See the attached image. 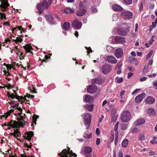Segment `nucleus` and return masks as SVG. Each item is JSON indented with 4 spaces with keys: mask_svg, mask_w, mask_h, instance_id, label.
<instances>
[{
    "mask_svg": "<svg viewBox=\"0 0 157 157\" xmlns=\"http://www.w3.org/2000/svg\"><path fill=\"white\" fill-rule=\"evenodd\" d=\"M131 119V114L129 111L125 110L122 112L121 116V119L122 122H128Z\"/></svg>",
    "mask_w": 157,
    "mask_h": 157,
    "instance_id": "1",
    "label": "nucleus"
},
{
    "mask_svg": "<svg viewBox=\"0 0 157 157\" xmlns=\"http://www.w3.org/2000/svg\"><path fill=\"white\" fill-rule=\"evenodd\" d=\"M68 154L72 155L74 157L77 156V155L75 153H73L72 151H70L69 149L68 150L64 149L62 151L61 153H59L58 155H60L61 157H68Z\"/></svg>",
    "mask_w": 157,
    "mask_h": 157,
    "instance_id": "2",
    "label": "nucleus"
},
{
    "mask_svg": "<svg viewBox=\"0 0 157 157\" xmlns=\"http://www.w3.org/2000/svg\"><path fill=\"white\" fill-rule=\"evenodd\" d=\"M91 115L89 113L84 114V120L86 124V128L88 129L90 126L91 121Z\"/></svg>",
    "mask_w": 157,
    "mask_h": 157,
    "instance_id": "3",
    "label": "nucleus"
},
{
    "mask_svg": "<svg viewBox=\"0 0 157 157\" xmlns=\"http://www.w3.org/2000/svg\"><path fill=\"white\" fill-rule=\"evenodd\" d=\"M132 12L129 11H124L121 13V16L125 19H130L132 16Z\"/></svg>",
    "mask_w": 157,
    "mask_h": 157,
    "instance_id": "4",
    "label": "nucleus"
},
{
    "mask_svg": "<svg viewBox=\"0 0 157 157\" xmlns=\"http://www.w3.org/2000/svg\"><path fill=\"white\" fill-rule=\"evenodd\" d=\"M37 7L40 12H43L44 9L47 8L48 7L47 1L44 0L42 3L38 5Z\"/></svg>",
    "mask_w": 157,
    "mask_h": 157,
    "instance_id": "5",
    "label": "nucleus"
},
{
    "mask_svg": "<svg viewBox=\"0 0 157 157\" xmlns=\"http://www.w3.org/2000/svg\"><path fill=\"white\" fill-rule=\"evenodd\" d=\"M92 151V148L89 146L85 147L83 149V151H82L86 157H90L91 156L90 153Z\"/></svg>",
    "mask_w": 157,
    "mask_h": 157,
    "instance_id": "6",
    "label": "nucleus"
},
{
    "mask_svg": "<svg viewBox=\"0 0 157 157\" xmlns=\"http://www.w3.org/2000/svg\"><path fill=\"white\" fill-rule=\"evenodd\" d=\"M101 70L103 73L104 74H107L112 70L111 67L109 64L104 65L102 67Z\"/></svg>",
    "mask_w": 157,
    "mask_h": 157,
    "instance_id": "7",
    "label": "nucleus"
},
{
    "mask_svg": "<svg viewBox=\"0 0 157 157\" xmlns=\"http://www.w3.org/2000/svg\"><path fill=\"white\" fill-rule=\"evenodd\" d=\"M72 25L74 29H80L81 27L82 23L77 19H75L72 22Z\"/></svg>",
    "mask_w": 157,
    "mask_h": 157,
    "instance_id": "8",
    "label": "nucleus"
},
{
    "mask_svg": "<svg viewBox=\"0 0 157 157\" xmlns=\"http://www.w3.org/2000/svg\"><path fill=\"white\" fill-rule=\"evenodd\" d=\"M104 81L105 79L103 78L98 77L93 79L91 81V83L94 85L96 84L99 85L102 83Z\"/></svg>",
    "mask_w": 157,
    "mask_h": 157,
    "instance_id": "9",
    "label": "nucleus"
},
{
    "mask_svg": "<svg viewBox=\"0 0 157 157\" xmlns=\"http://www.w3.org/2000/svg\"><path fill=\"white\" fill-rule=\"evenodd\" d=\"M92 84L89 86L87 89V91L88 93L90 94L94 93L97 90L98 88L97 86Z\"/></svg>",
    "mask_w": 157,
    "mask_h": 157,
    "instance_id": "10",
    "label": "nucleus"
},
{
    "mask_svg": "<svg viewBox=\"0 0 157 157\" xmlns=\"http://www.w3.org/2000/svg\"><path fill=\"white\" fill-rule=\"evenodd\" d=\"M145 96V94L144 93H142L136 97L135 101L137 103H139L142 101Z\"/></svg>",
    "mask_w": 157,
    "mask_h": 157,
    "instance_id": "11",
    "label": "nucleus"
},
{
    "mask_svg": "<svg viewBox=\"0 0 157 157\" xmlns=\"http://www.w3.org/2000/svg\"><path fill=\"white\" fill-rule=\"evenodd\" d=\"M14 125H13L12 124H9V125L10 127H12L13 128H15L17 126H20L22 127H23L25 125L24 124V123H23V121H14L13 122Z\"/></svg>",
    "mask_w": 157,
    "mask_h": 157,
    "instance_id": "12",
    "label": "nucleus"
},
{
    "mask_svg": "<svg viewBox=\"0 0 157 157\" xmlns=\"http://www.w3.org/2000/svg\"><path fill=\"white\" fill-rule=\"evenodd\" d=\"M115 56L117 58L122 57L123 54V52L121 48H118L116 49L115 51Z\"/></svg>",
    "mask_w": 157,
    "mask_h": 157,
    "instance_id": "13",
    "label": "nucleus"
},
{
    "mask_svg": "<svg viewBox=\"0 0 157 157\" xmlns=\"http://www.w3.org/2000/svg\"><path fill=\"white\" fill-rule=\"evenodd\" d=\"M1 3V4L0 5V6L1 9H3L2 10V11H4L6 7L9 6L7 0H2Z\"/></svg>",
    "mask_w": 157,
    "mask_h": 157,
    "instance_id": "14",
    "label": "nucleus"
},
{
    "mask_svg": "<svg viewBox=\"0 0 157 157\" xmlns=\"http://www.w3.org/2000/svg\"><path fill=\"white\" fill-rule=\"evenodd\" d=\"M145 120L144 118H142L137 119L134 122V125L136 126L144 124L145 123Z\"/></svg>",
    "mask_w": 157,
    "mask_h": 157,
    "instance_id": "15",
    "label": "nucleus"
},
{
    "mask_svg": "<svg viewBox=\"0 0 157 157\" xmlns=\"http://www.w3.org/2000/svg\"><path fill=\"white\" fill-rule=\"evenodd\" d=\"M108 62L111 63H116L117 61L115 58L112 56H108L107 57Z\"/></svg>",
    "mask_w": 157,
    "mask_h": 157,
    "instance_id": "16",
    "label": "nucleus"
},
{
    "mask_svg": "<svg viewBox=\"0 0 157 157\" xmlns=\"http://www.w3.org/2000/svg\"><path fill=\"white\" fill-rule=\"evenodd\" d=\"M115 41L117 43L123 44L125 41L124 37L121 36H116L114 38Z\"/></svg>",
    "mask_w": 157,
    "mask_h": 157,
    "instance_id": "17",
    "label": "nucleus"
},
{
    "mask_svg": "<svg viewBox=\"0 0 157 157\" xmlns=\"http://www.w3.org/2000/svg\"><path fill=\"white\" fill-rule=\"evenodd\" d=\"M155 101V99L151 96H148L146 99L145 102L148 104H153Z\"/></svg>",
    "mask_w": 157,
    "mask_h": 157,
    "instance_id": "18",
    "label": "nucleus"
},
{
    "mask_svg": "<svg viewBox=\"0 0 157 157\" xmlns=\"http://www.w3.org/2000/svg\"><path fill=\"white\" fill-rule=\"evenodd\" d=\"M8 96L9 97H10L12 99H14L16 98V99H17L19 101V100L20 99H24L22 96H19L17 94H16V95H15L13 94H10L8 93Z\"/></svg>",
    "mask_w": 157,
    "mask_h": 157,
    "instance_id": "19",
    "label": "nucleus"
},
{
    "mask_svg": "<svg viewBox=\"0 0 157 157\" xmlns=\"http://www.w3.org/2000/svg\"><path fill=\"white\" fill-rule=\"evenodd\" d=\"M112 8L115 11H121L123 9L120 5L118 4H113L112 6Z\"/></svg>",
    "mask_w": 157,
    "mask_h": 157,
    "instance_id": "20",
    "label": "nucleus"
},
{
    "mask_svg": "<svg viewBox=\"0 0 157 157\" xmlns=\"http://www.w3.org/2000/svg\"><path fill=\"white\" fill-rule=\"evenodd\" d=\"M86 12V9H80L77 11L76 15L78 16H82L85 14Z\"/></svg>",
    "mask_w": 157,
    "mask_h": 157,
    "instance_id": "21",
    "label": "nucleus"
},
{
    "mask_svg": "<svg viewBox=\"0 0 157 157\" xmlns=\"http://www.w3.org/2000/svg\"><path fill=\"white\" fill-rule=\"evenodd\" d=\"M24 48L26 52H29L30 53L33 54V52L31 51V50L33 49V48L30 44H26L25 46H24Z\"/></svg>",
    "mask_w": 157,
    "mask_h": 157,
    "instance_id": "22",
    "label": "nucleus"
},
{
    "mask_svg": "<svg viewBox=\"0 0 157 157\" xmlns=\"http://www.w3.org/2000/svg\"><path fill=\"white\" fill-rule=\"evenodd\" d=\"M27 136H24V138L29 141H30L31 139V138L33 136V133L32 132H28L27 133Z\"/></svg>",
    "mask_w": 157,
    "mask_h": 157,
    "instance_id": "23",
    "label": "nucleus"
},
{
    "mask_svg": "<svg viewBox=\"0 0 157 157\" xmlns=\"http://www.w3.org/2000/svg\"><path fill=\"white\" fill-rule=\"evenodd\" d=\"M45 17L46 18L47 20L50 24L53 23V18L51 14H46L45 15Z\"/></svg>",
    "mask_w": 157,
    "mask_h": 157,
    "instance_id": "24",
    "label": "nucleus"
},
{
    "mask_svg": "<svg viewBox=\"0 0 157 157\" xmlns=\"http://www.w3.org/2000/svg\"><path fill=\"white\" fill-rule=\"evenodd\" d=\"M118 33L120 35L125 36L127 35V32L125 29H120L118 30Z\"/></svg>",
    "mask_w": 157,
    "mask_h": 157,
    "instance_id": "25",
    "label": "nucleus"
},
{
    "mask_svg": "<svg viewBox=\"0 0 157 157\" xmlns=\"http://www.w3.org/2000/svg\"><path fill=\"white\" fill-rule=\"evenodd\" d=\"M85 100L88 102H92L93 101L94 98L90 95H86L85 97Z\"/></svg>",
    "mask_w": 157,
    "mask_h": 157,
    "instance_id": "26",
    "label": "nucleus"
},
{
    "mask_svg": "<svg viewBox=\"0 0 157 157\" xmlns=\"http://www.w3.org/2000/svg\"><path fill=\"white\" fill-rule=\"evenodd\" d=\"M147 113L151 116L155 115V110L152 108L148 109L147 111Z\"/></svg>",
    "mask_w": 157,
    "mask_h": 157,
    "instance_id": "27",
    "label": "nucleus"
},
{
    "mask_svg": "<svg viewBox=\"0 0 157 157\" xmlns=\"http://www.w3.org/2000/svg\"><path fill=\"white\" fill-rule=\"evenodd\" d=\"M128 141V140L127 139L124 140L122 143V146L124 147H127Z\"/></svg>",
    "mask_w": 157,
    "mask_h": 157,
    "instance_id": "28",
    "label": "nucleus"
},
{
    "mask_svg": "<svg viewBox=\"0 0 157 157\" xmlns=\"http://www.w3.org/2000/svg\"><path fill=\"white\" fill-rule=\"evenodd\" d=\"M24 116H21L19 118L18 117H17V120L18 121H23V123H24V124H25V114H23Z\"/></svg>",
    "mask_w": 157,
    "mask_h": 157,
    "instance_id": "29",
    "label": "nucleus"
},
{
    "mask_svg": "<svg viewBox=\"0 0 157 157\" xmlns=\"http://www.w3.org/2000/svg\"><path fill=\"white\" fill-rule=\"evenodd\" d=\"M70 25L68 22H65L63 25V27L65 29H68L70 27Z\"/></svg>",
    "mask_w": 157,
    "mask_h": 157,
    "instance_id": "30",
    "label": "nucleus"
},
{
    "mask_svg": "<svg viewBox=\"0 0 157 157\" xmlns=\"http://www.w3.org/2000/svg\"><path fill=\"white\" fill-rule=\"evenodd\" d=\"M131 62L135 65H137L138 64V63L137 59L135 58H133L131 60Z\"/></svg>",
    "mask_w": 157,
    "mask_h": 157,
    "instance_id": "31",
    "label": "nucleus"
},
{
    "mask_svg": "<svg viewBox=\"0 0 157 157\" xmlns=\"http://www.w3.org/2000/svg\"><path fill=\"white\" fill-rule=\"evenodd\" d=\"M86 108L89 111H91L93 109V105H86Z\"/></svg>",
    "mask_w": 157,
    "mask_h": 157,
    "instance_id": "32",
    "label": "nucleus"
},
{
    "mask_svg": "<svg viewBox=\"0 0 157 157\" xmlns=\"http://www.w3.org/2000/svg\"><path fill=\"white\" fill-rule=\"evenodd\" d=\"M119 125V122L117 121V123L115 124L114 126V129L115 132V134L118 135V132L117 131L118 127Z\"/></svg>",
    "mask_w": 157,
    "mask_h": 157,
    "instance_id": "33",
    "label": "nucleus"
},
{
    "mask_svg": "<svg viewBox=\"0 0 157 157\" xmlns=\"http://www.w3.org/2000/svg\"><path fill=\"white\" fill-rule=\"evenodd\" d=\"M115 79L117 80V82L119 83H121L123 81V78L122 77L119 78L116 77L115 78Z\"/></svg>",
    "mask_w": 157,
    "mask_h": 157,
    "instance_id": "34",
    "label": "nucleus"
},
{
    "mask_svg": "<svg viewBox=\"0 0 157 157\" xmlns=\"http://www.w3.org/2000/svg\"><path fill=\"white\" fill-rule=\"evenodd\" d=\"M13 40L16 43L18 42H21L23 41V39L19 37H17L15 39H13Z\"/></svg>",
    "mask_w": 157,
    "mask_h": 157,
    "instance_id": "35",
    "label": "nucleus"
},
{
    "mask_svg": "<svg viewBox=\"0 0 157 157\" xmlns=\"http://www.w3.org/2000/svg\"><path fill=\"white\" fill-rule=\"evenodd\" d=\"M20 132L17 129L15 130L14 129V132L13 133H10V134H11L12 135H13L14 137L16 136V134H17V136H18V135L17 134Z\"/></svg>",
    "mask_w": 157,
    "mask_h": 157,
    "instance_id": "36",
    "label": "nucleus"
},
{
    "mask_svg": "<svg viewBox=\"0 0 157 157\" xmlns=\"http://www.w3.org/2000/svg\"><path fill=\"white\" fill-rule=\"evenodd\" d=\"M90 10L92 13H96L98 11L97 8L94 6H91V7Z\"/></svg>",
    "mask_w": 157,
    "mask_h": 157,
    "instance_id": "37",
    "label": "nucleus"
},
{
    "mask_svg": "<svg viewBox=\"0 0 157 157\" xmlns=\"http://www.w3.org/2000/svg\"><path fill=\"white\" fill-rule=\"evenodd\" d=\"M112 121H114L115 118V116L116 115V112L114 111H112L111 112Z\"/></svg>",
    "mask_w": 157,
    "mask_h": 157,
    "instance_id": "38",
    "label": "nucleus"
},
{
    "mask_svg": "<svg viewBox=\"0 0 157 157\" xmlns=\"http://www.w3.org/2000/svg\"><path fill=\"white\" fill-rule=\"evenodd\" d=\"M128 125L126 124H122L121 125V128L122 130H125L128 128Z\"/></svg>",
    "mask_w": 157,
    "mask_h": 157,
    "instance_id": "39",
    "label": "nucleus"
},
{
    "mask_svg": "<svg viewBox=\"0 0 157 157\" xmlns=\"http://www.w3.org/2000/svg\"><path fill=\"white\" fill-rule=\"evenodd\" d=\"M152 53H153V51L152 50L151 51L149 52V53L148 54L147 56L146 57V59H149L151 57Z\"/></svg>",
    "mask_w": 157,
    "mask_h": 157,
    "instance_id": "40",
    "label": "nucleus"
},
{
    "mask_svg": "<svg viewBox=\"0 0 157 157\" xmlns=\"http://www.w3.org/2000/svg\"><path fill=\"white\" fill-rule=\"evenodd\" d=\"M106 49H107V51L108 52H111L113 50V48L112 47H111V46H109V45L107 47Z\"/></svg>",
    "mask_w": 157,
    "mask_h": 157,
    "instance_id": "41",
    "label": "nucleus"
},
{
    "mask_svg": "<svg viewBox=\"0 0 157 157\" xmlns=\"http://www.w3.org/2000/svg\"><path fill=\"white\" fill-rule=\"evenodd\" d=\"M144 2L141 1L140 3V4L139 6V11H141L143 8V4Z\"/></svg>",
    "mask_w": 157,
    "mask_h": 157,
    "instance_id": "42",
    "label": "nucleus"
},
{
    "mask_svg": "<svg viewBox=\"0 0 157 157\" xmlns=\"http://www.w3.org/2000/svg\"><path fill=\"white\" fill-rule=\"evenodd\" d=\"M156 139V137L155 136H154L152 138V140L150 141V143L152 144L156 143L155 142V140Z\"/></svg>",
    "mask_w": 157,
    "mask_h": 157,
    "instance_id": "43",
    "label": "nucleus"
},
{
    "mask_svg": "<svg viewBox=\"0 0 157 157\" xmlns=\"http://www.w3.org/2000/svg\"><path fill=\"white\" fill-rule=\"evenodd\" d=\"M125 3L127 4L130 5L132 3V0H123Z\"/></svg>",
    "mask_w": 157,
    "mask_h": 157,
    "instance_id": "44",
    "label": "nucleus"
},
{
    "mask_svg": "<svg viewBox=\"0 0 157 157\" xmlns=\"http://www.w3.org/2000/svg\"><path fill=\"white\" fill-rule=\"evenodd\" d=\"M154 37V36H152L151 37V39L149 40L148 42L149 44L151 45L153 43V42L154 41V40L153 39Z\"/></svg>",
    "mask_w": 157,
    "mask_h": 157,
    "instance_id": "45",
    "label": "nucleus"
},
{
    "mask_svg": "<svg viewBox=\"0 0 157 157\" xmlns=\"http://www.w3.org/2000/svg\"><path fill=\"white\" fill-rule=\"evenodd\" d=\"M139 140H143L144 139V135L143 134H140L139 138Z\"/></svg>",
    "mask_w": 157,
    "mask_h": 157,
    "instance_id": "46",
    "label": "nucleus"
},
{
    "mask_svg": "<svg viewBox=\"0 0 157 157\" xmlns=\"http://www.w3.org/2000/svg\"><path fill=\"white\" fill-rule=\"evenodd\" d=\"M140 90V89H136L134 90V91L132 93V95H134L136 93H137L138 91Z\"/></svg>",
    "mask_w": 157,
    "mask_h": 157,
    "instance_id": "47",
    "label": "nucleus"
},
{
    "mask_svg": "<svg viewBox=\"0 0 157 157\" xmlns=\"http://www.w3.org/2000/svg\"><path fill=\"white\" fill-rule=\"evenodd\" d=\"M128 69L129 71H133L135 70V68L131 66H128Z\"/></svg>",
    "mask_w": 157,
    "mask_h": 157,
    "instance_id": "48",
    "label": "nucleus"
},
{
    "mask_svg": "<svg viewBox=\"0 0 157 157\" xmlns=\"http://www.w3.org/2000/svg\"><path fill=\"white\" fill-rule=\"evenodd\" d=\"M131 132L132 133H136V132H138V129L137 128H132L131 130Z\"/></svg>",
    "mask_w": 157,
    "mask_h": 157,
    "instance_id": "49",
    "label": "nucleus"
},
{
    "mask_svg": "<svg viewBox=\"0 0 157 157\" xmlns=\"http://www.w3.org/2000/svg\"><path fill=\"white\" fill-rule=\"evenodd\" d=\"M0 14L1 16V18L2 19V18L6 19V17L5 15L3 13H2L1 12H0Z\"/></svg>",
    "mask_w": 157,
    "mask_h": 157,
    "instance_id": "50",
    "label": "nucleus"
},
{
    "mask_svg": "<svg viewBox=\"0 0 157 157\" xmlns=\"http://www.w3.org/2000/svg\"><path fill=\"white\" fill-rule=\"evenodd\" d=\"M122 66V63H119L117 65V67L118 69H121L120 68Z\"/></svg>",
    "mask_w": 157,
    "mask_h": 157,
    "instance_id": "51",
    "label": "nucleus"
},
{
    "mask_svg": "<svg viewBox=\"0 0 157 157\" xmlns=\"http://www.w3.org/2000/svg\"><path fill=\"white\" fill-rule=\"evenodd\" d=\"M66 8L67 10H69V13H74V11L73 10L71 9L70 7H66Z\"/></svg>",
    "mask_w": 157,
    "mask_h": 157,
    "instance_id": "52",
    "label": "nucleus"
},
{
    "mask_svg": "<svg viewBox=\"0 0 157 157\" xmlns=\"http://www.w3.org/2000/svg\"><path fill=\"white\" fill-rule=\"evenodd\" d=\"M100 143V140L99 138H98L96 140V144L97 145H98Z\"/></svg>",
    "mask_w": 157,
    "mask_h": 157,
    "instance_id": "53",
    "label": "nucleus"
},
{
    "mask_svg": "<svg viewBox=\"0 0 157 157\" xmlns=\"http://www.w3.org/2000/svg\"><path fill=\"white\" fill-rule=\"evenodd\" d=\"M118 138L117 135L116 136L115 138V139L114 140V143L115 145H116L117 144L118 142Z\"/></svg>",
    "mask_w": 157,
    "mask_h": 157,
    "instance_id": "54",
    "label": "nucleus"
},
{
    "mask_svg": "<svg viewBox=\"0 0 157 157\" xmlns=\"http://www.w3.org/2000/svg\"><path fill=\"white\" fill-rule=\"evenodd\" d=\"M133 74L132 72H129L128 73V78H130L132 76H133Z\"/></svg>",
    "mask_w": 157,
    "mask_h": 157,
    "instance_id": "55",
    "label": "nucleus"
},
{
    "mask_svg": "<svg viewBox=\"0 0 157 157\" xmlns=\"http://www.w3.org/2000/svg\"><path fill=\"white\" fill-rule=\"evenodd\" d=\"M85 48L87 49V53H89L90 52H92V50L91 49V48L89 47V48H87V47H85Z\"/></svg>",
    "mask_w": 157,
    "mask_h": 157,
    "instance_id": "56",
    "label": "nucleus"
},
{
    "mask_svg": "<svg viewBox=\"0 0 157 157\" xmlns=\"http://www.w3.org/2000/svg\"><path fill=\"white\" fill-rule=\"evenodd\" d=\"M123 155L122 152L120 151L118 154V157H123Z\"/></svg>",
    "mask_w": 157,
    "mask_h": 157,
    "instance_id": "57",
    "label": "nucleus"
},
{
    "mask_svg": "<svg viewBox=\"0 0 157 157\" xmlns=\"http://www.w3.org/2000/svg\"><path fill=\"white\" fill-rule=\"evenodd\" d=\"M147 77H143L142 78H141L140 79V82H142L144 81H145L146 80Z\"/></svg>",
    "mask_w": 157,
    "mask_h": 157,
    "instance_id": "58",
    "label": "nucleus"
},
{
    "mask_svg": "<svg viewBox=\"0 0 157 157\" xmlns=\"http://www.w3.org/2000/svg\"><path fill=\"white\" fill-rule=\"evenodd\" d=\"M100 132V131L98 128H97L96 130V133L97 135H98Z\"/></svg>",
    "mask_w": 157,
    "mask_h": 157,
    "instance_id": "59",
    "label": "nucleus"
},
{
    "mask_svg": "<svg viewBox=\"0 0 157 157\" xmlns=\"http://www.w3.org/2000/svg\"><path fill=\"white\" fill-rule=\"evenodd\" d=\"M24 145L25 147H26L28 148H31V145H28L27 143H25Z\"/></svg>",
    "mask_w": 157,
    "mask_h": 157,
    "instance_id": "60",
    "label": "nucleus"
},
{
    "mask_svg": "<svg viewBox=\"0 0 157 157\" xmlns=\"http://www.w3.org/2000/svg\"><path fill=\"white\" fill-rule=\"evenodd\" d=\"M153 60L152 59H150L148 62V63L149 65H151L153 63Z\"/></svg>",
    "mask_w": 157,
    "mask_h": 157,
    "instance_id": "61",
    "label": "nucleus"
},
{
    "mask_svg": "<svg viewBox=\"0 0 157 157\" xmlns=\"http://www.w3.org/2000/svg\"><path fill=\"white\" fill-rule=\"evenodd\" d=\"M104 117L103 115H101V117L100 118V119H99V122H101V121L103 120V119H104Z\"/></svg>",
    "mask_w": 157,
    "mask_h": 157,
    "instance_id": "62",
    "label": "nucleus"
},
{
    "mask_svg": "<svg viewBox=\"0 0 157 157\" xmlns=\"http://www.w3.org/2000/svg\"><path fill=\"white\" fill-rule=\"evenodd\" d=\"M131 55L132 56H136V54L135 52L134 51L132 52H131Z\"/></svg>",
    "mask_w": 157,
    "mask_h": 157,
    "instance_id": "63",
    "label": "nucleus"
},
{
    "mask_svg": "<svg viewBox=\"0 0 157 157\" xmlns=\"http://www.w3.org/2000/svg\"><path fill=\"white\" fill-rule=\"evenodd\" d=\"M125 91L124 90H122L120 93V95L122 96L124 95L125 94Z\"/></svg>",
    "mask_w": 157,
    "mask_h": 157,
    "instance_id": "64",
    "label": "nucleus"
}]
</instances>
